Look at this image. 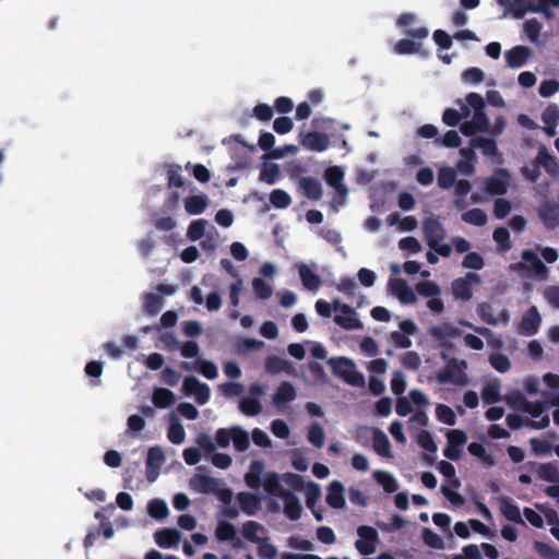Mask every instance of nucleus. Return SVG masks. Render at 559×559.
Listing matches in <instances>:
<instances>
[{"label":"nucleus","instance_id":"obj_1","mask_svg":"<svg viewBox=\"0 0 559 559\" xmlns=\"http://www.w3.org/2000/svg\"><path fill=\"white\" fill-rule=\"evenodd\" d=\"M263 472L264 464L261 461L251 462L245 475L246 485L253 489L262 485L267 495L278 497L283 501V512L289 520H298L302 513V506L298 497L280 486L277 474Z\"/></svg>","mask_w":559,"mask_h":559},{"label":"nucleus","instance_id":"obj_2","mask_svg":"<svg viewBox=\"0 0 559 559\" xmlns=\"http://www.w3.org/2000/svg\"><path fill=\"white\" fill-rule=\"evenodd\" d=\"M460 107L459 112L462 118L472 117L461 124V132L466 136L475 135L479 132L489 131V119L485 114V100L477 93H469L464 99L456 102Z\"/></svg>","mask_w":559,"mask_h":559},{"label":"nucleus","instance_id":"obj_3","mask_svg":"<svg viewBox=\"0 0 559 559\" xmlns=\"http://www.w3.org/2000/svg\"><path fill=\"white\" fill-rule=\"evenodd\" d=\"M316 310L319 316L330 318L333 316L334 322L345 330H358L362 328L358 313L340 299H334L332 302L318 300L316 302Z\"/></svg>","mask_w":559,"mask_h":559},{"label":"nucleus","instance_id":"obj_4","mask_svg":"<svg viewBox=\"0 0 559 559\" xmlns=\"http://www.w3.org/2000/svg\"><path fill=\"white\" fill-rule=\"evenodd\" d=\"M215 440L218 447L227 448L233 443L237 451H246L250 445L249 433L239 426L219 428L215 432Z\"/></svg>","mask_w":559,"mask_h":559},{"label":"nucleus","instance_id":"obj_5","mask_svg":"<svg viewBox=\"0 0 559 559\" xmlns=\"http://www.w3.org/2000/svg\"><path fill=\"white\" fill-rule=\"evenodd\" d=\"M330 366L335 376L343 379L350 385L354 386H364L365 378L362 373L357 371L356 365L348 358L338 357L332 358L329 360Z\"/></svg>","mask_w":559,"mask_h":559},{"label":"nucleus","instance_id":"obj_6","mask_svg":"<svg viewBox=\"0 0 559 559\" xmlns=\"http://www.w3.org/2000/svg\"><path fill=\"white\" fill-rule=\"evenodd\" d=\"M468 364L463 359H451L445 368L438 372L436 378L439 383H452L456 385H465L468 383L466 369Z\"/></svg>","mask_w":559,"mask_h":559},{"label":"nucleus","instance_id":"obj_7","mask_svg":"<svg viewBox=\"0 0 559 559\" xmlns=\"http://www.w3.org/2000/svg\"><path fill=\"white\" fill-rule=\"evenodd\" d=\"M324 179L336 193V197L331 202V206L337 211L340 207L344 206L348 194V190L343 182L344 170L338 166H332L325 170Z\"/></svg>","mask_w":559,"mask_h":559},{"label":"nucleus","instance_id":"obj_8","mask_svg":"<svg viewBox=\"0 0 559 559\" xmlns=\"http://www.w3.org/2000/svg\"><path fill=\"white\" fill-rule=\"evenodd\" d=\"M430 405L428 396L418 389L411 390L406 396L396 400L395 412L400 416H407L417 409H424Z\"/></svg>","mask_w":559,"mask_h":559},{"label":"nucleus","instance_id":"obj_9","mask_svg":"<svg viewBox=\"0 0 559 559\" xmlns=\"http://www.w3.org/2000/svg\"><path fill=\"white\" fill-rule=\"evenodd\" d=\"M430 405L428 396L418 389L411 390L406 396L396 400L395 412L400 416H407L417 409H424Z\"/></svg>","mask_w":559,"mask_h":559},{"label":"nucleus","instance_id":"obj_10","mask_svg":"<svg viewBox=\"0 0 559 559\" xmlns=\"http://www.w3.org/2000/svg\"><path fill=\"white\" fill-rule=\"evenodd\" d=\"M265 394V388L260 383H252L249 388V396L239 401V411L246 416H257L262 411L260 399Z\"/></svg>","mask_w":559,"mask_h":559},{"label":"nucleus","instance_id":"obj_11","mask_svg":"<svg viewBox=\"0 0 559 559\" xmlns=\"http://www.w3.org/2000/svg\"><path fill=\"white\" fill-rule=\"evenodd\" d=\"M182 393L186 396L193 397L194 401L200 405L206 404L211 396L210 386L192 376L186 377L183 379Z\"/></svg>","mask_w":559,"mask_h":559},{"label":"nucleus","instance_id":"obj_12","mask_svg":"<svg viewBox=\"0 0 559 559\" xmlns=\"http://www.w3.org/2000/svg\"><path fill=\"white\" fill-rule=\"evenodd\" d=\"M477 313L480 319L490 325H507L510 321V311L507 308H501L499 311L486 301L477 305Z\"/></svg>","mask_w":559,"mask_h":559},{"label":"nucleus","instance_id":"obj_13","mask_svg":"<svg viewBox=\"0 0 559 559\" xmlns=\"http://www.w3.org/2000/svg\"><path fill=\"white\" fill-rule=\"evenodd\" d=\"M480 282V277L475 273H467L463 277L454 280L451 284V290L455 299L468 301L473 297V286Z\"/></svg>","mask_w":559,"mask_h":559},{"label":"nucleus","instance_id":"obj_14","mask_svg":"<svg viewBox=\"0 0 559 559\" xmlns=\"http://www.w3.org/2000/svg\"><path fill=\"white\" fill-rule=\"evenodd\" d=\"M388 289L401 304L414 305L417 302L415 290L403 278H390L388 281Z\"/></svg>","mask_w":559,"mask_h":559},{"label":"nucleus","instance_id":"obj_15","mask_svg":"<svg viewBox=\"0 0 559 559\" xmlns=\"http://www.w3.org/2000/svg\"><path fill=\"white\" fill-rule=\"evenodd\" d=\"M546 405H547L546 402H539V401H537V402L530 401L528 404H526V407L523 412L526 413L531 418V421L528 424L531 428L545 429L550 425V418L545 413Z\"/></svg>","mask_w":559,"mask_h":559},{"label":"nucleus","instance_id":"obj_16","mask_svg":"<svg viewBox=\"0 0 559 559\" xmlns=\"http://www.w3.org/2000/svg\"><path fill=\"white\" fill-rule=\"evenodd\" d=\"M448 444L443 450L444 456L450 460H459L462 455V447L467 441V436L459 429L448 430L445 433Z\"/></svg>","mask_w":559,"mask_h":559},{"label":"nucleus","instance_id":"obj_17","mask_svg":"<svg viewBox=\"0 0 559 559\" xmlns=\"http://www.w3.org/2000/svg\"><path fill=\"white\" fill-rule=\"evenodd\" d=\"M510 175L506 169H498L491 177L484 180L486 192L490 195L507 193L510 185Z\"/></svg>","mask_w":559,"mask_h":559},{"label":"nucleus","instance_id":"obj_18","mask_svg":"<svg viewBox=\"0 0 559 559\" xmlns=\"http://www.w3.org/2000/svg\"><path fill=\"white\" fill-rule=\"evenodd\" d=\"M414 39L404 38L397 41L394 46L396 53H416L420 50V40L428 36V29L426 27H419L411 33Z\"/></svg>","mask_w":559,"mask_h":559},{"label":"nucleus","instance_id":"obj_19","mask_svg":"<svg viewBox=\"0 0 559 559\" xmlns=\"http://www.w3.org/2000/svg\"><path fill=\"white\" fill-rule=\"evenodd\" d=\"M521 257L525 262L526 270L531 273V275L543 281L548 278L549 269L540 261L535 251L530 249L523 250Z\"/></svg>","mask_w":559,"mask_h":559},{"label":"nucleus","instance_id":"obj_20","mask_svg":"<svg viewBox=\"0 0 559 559\" xmlns=\"http://www.w3.org/2000/svg\"><path fill=\"white\" fill-rule=\"evenodd\" d=\"M358 539L356 540V548L362 555H370L376 551V544L378 533L370 526H360L357 531Z\"/></svg>","mask_w":559,"mask_h":559},{"label":"nucleus","instance_id":"obj_21","mask_svg":"<svg viewBox=\"0 0 559 559\" xmlns=\"http://www.w3.org/2000/svg\"><path fill=\"white\" fill-rule=\"evenodd\" d=\"M164 462V451L159 447L150 448L146 460V477L148 481L153 483L157 479Z\"/></svg>","mask_w":559,"mask_h":559},{"label":"nucleus","instance_id":"obj_22","mask_svg":"<svg viewBox=\"0 0 559 559\" xmlns=\"http://www.w3.org/2000/svg\"><path fill=\"white\" fill-rule=\"evenodd\" d=\"M542 323V316L535 306H532L522 317L519 331L520 333L531 336L538 332Z\"/></svg>","mask_w":559,"mask_h":559},{"label":"nucleus","instance_id":"obj_23","mask_svg":"<svg viewBox=\"0 0 559 559\" xmlns=\"http://www.w3.org/2000/svg\"><path fill=\"white\" fill-rule=\"evenodd\" d=\"M423 229L429 247H436L444 238L445 231L441 223L435 217L424 221Z\"/></svg>","mask_w":559,"mask_h":559},{"label":"nucleus","instance_id":"obj_24","mask_svg":"<svg viewBox=\"0 0 559 559\" xmlns=\"http://www.w3.org/2000/svg\"><path fill=\"white\" fill-rule=\"evenodd\" d=\"M532 53V49L526 46H515L506 51L504 58L508 67L518 69L527 63Z\"/></svg>","mask_w":559,"mask_h":559},{"label":"nucleus","instance_id":"obj_25","mask_svg":"<svg viewBox=\"0 0 559 559\" xmlns=\"http://www.w3.org/2000/svg\"><path fill=\"white\" fill-rule=\"evenodd\" d=\"M190 488L201 493H215L218 491L219 481L204 474H195L190 479Z\"/></svg>","mask_w":559,"mask_h":559},{"label":"nucleus","instance_id":"obj_26","mask_svg":"<svg viewBox=\"0 0 559 559\" xmlns=\"http://www.w3.org/2000/svg\"><path fill=\"white\" fill-rule=\"evenodd\" d=\"M299 138L300 144L310 151L323 152L330 145L329 136L323 133L309 132L300 134Z\"/></svg>","mask_w":559,"mask_h":559},{"label":"nucleus","instance_id":"obj_27","mask_svg":"<svg viewBox=\"0 0 559 559\" xmlns=\"http://www.w3.org/2000/svg\"><path fill=\"white\" fill-rule=\"evenodd\" d=\"M429 334L437 341L447 343L461 334L459 328L452 322H442L433 325L429 330Z\"/></svg>","mask_w":559,"mask_h":559},{"label":"nucleus","instance_id":"obj_28","mask_svg":"<svg viewBox=\"0 0 559 559\" xmlns=\"http://www.w3.org/2000/svg\"><path fill=\"white\" fill-rule=\"evenodd\" d=\"M499 511L508 521L523 525L525 524L522 518L523 511H521L520 507L511 499L501 497L499 499Z\"/></svg>","mask_w":559,"mask_h":559},{"label":"nucleus","instance_id":"obj_29","mask_svg":"<svg viewBox=\"0 0 559 559\" xmlns=\"http://www.w3.org/2000/svg\"><path fill=\"white\" fill-rule=\"evenodd\" d=\"M304 489H305L307 507L311 510V512L317 521H322L323 520L322 512L316 508L317 502L321 498L320 486L313 481H308L305 485Z\"/></svg>","mask_w":559,"mask_h":559},{"label":"nucleus","instance_id":"obj_30","mask_svg":"<svg viewBox=\"0 0 559 559\" xmlns=\"http://www.w3.org/2000/svg\"><path fill=\"white\" fill-rule=\"evenodd\" d=\"M181 538V533L176 528L158 530L154 534L155 543L164 549L177 547Z\"/></svg>","mask_w":559,"mask_h":559},{"label":"nucleus","instance_id":"obj_31","mask_svg":"<svg viewBox=\"0 0 559 559\" xmlns=\"http://www.w3.org/2000/svg\"><path fill=\"white\" fill-rule=\"evenodd\" d=\"M326 503L333 509H343L346 504L345 487L342 483L334 480L328 487Z\"/></svg>","mask_w":559,"mask_h":559},{"label":"nucleus","instance_id":"obj_32","mask_svg":"<svg viewBox=\"0 0 559 559\" xmlns=\"http://www.w3.org/2000/svg\"><path fill=\"white\" fill-rule=\"evenodd\" d=\"M295 269L299 273L302 285L309 290H317L321 286V278L305 263H296Z\"/></svg>","mask_w":559,"mask_h":559},{"label":"nucleus","instance_id":"obj_33","mask_svg":"<svg viewBox=\"0 0 559 559\" xmlns=\"http://www.w3.org/2000/svg\"><path fill=\"white\" fill-rule=\"evenodd\" d=\"M296 397V389L288 382H283L276 389L272 396V402L277 408H284L287 403Z\"/></svg>","mask_w":559,"mask_h":559},{"label":"nucleus","instance_id":"obj_34","mask_svg":"<svg viewBox=\"0 0 559 559\" xmlns=\"http://www.w3.org/2000/svg\"><path fill=\"white\" fill-rule=\"evenodd\" d=\"M372 448L377 454H379L383 457H386V459L393 457L391 443H390L386 435L382 430L377 429V428L372 430Z\"/></svg>","mask_w":559,"mask_h":559},{"label":"nucleus","instance_id":"obj_35","mask_svg":"<svg viewBox=\"0 0 559 559\" xmlns=\"http://www.w3.org/2000/svg\"><path fill=\"white\" fill-rule=\"evenodd\" d=\"M538 214L547 228H555L559 225V206L551 202L540 205Z\"/></svg>","mask_w":559,"mask_h":559},{"label":"nucleus","instance_id":"obj_36","mask_svg":"<svg viewBox=\"0 0 559 559\" xmlns=\"http://www.w3.org/2000/svg\"><path fill=\"white\" fill-rule=\"evenodd\" d=\"M461 158L456 163V169L465 176L475 173L476 155L472 148H462L460 151Z\"/></svg>","mask_w":559,"mask_h":559},{"label":"nucleus","instance_id":"obj_37","mask_svg":"<svg viewBox=\"0 0 559 559\" xmlns=\"http://www.w3.org/2000/svg\"><path fill=\"white\" fill-rule=\"evenodd\" d=\"M210 203L205 194L190 195L183 200L185 210L190 215L202 214Z\"/></svg>","mask_w":559,"mask_h":559},{"label":"nucleus","instance_id":"obj_38","mask_svg":"<svg viewBox=\"0 0 559 559\" xmlns=\"http://www.w3.org/2000/svg\"><path fill=\"white\" fill-rule=\"evenodd\" d=\"M501 381L499 379H490L486 381L481 389V399L487 404L500 401Z\"/></svg>","mask_w":559,"mask_h":559},{"label":"nucleus","instance_id":"obj_39","mask_svg":"<svg viewBox=\"0 0 559 559\" xmlns=\"http://www.w3.org/2000/svg\"><path fill=\"white\" fill-rule=\"evenodd\" d=\"M168 418L170 425L168 427L167 438L174 444H181L186 439L185 428L176 415L170 414Z\"/></svg>","mask_w":559,"mask_h":559},{"label":"nucleus","instance_id":"obj_40","mask_svg":"<svg viewBox=\"0 0 559 559\" xmlns=\"http://www.w3.org/2000/svg\"><path fill=\"white\" fill-rule=\"evenodd\" d=\"M211 227L206 219H194L188 226L187 238L191 241L200 240L209 233Z\"/></svg>","mask_w":559,"mask_h":559},{"label":"nucleus","instance_id":"obj_41","mask_svg":"<svg viewBox=\"0 0 559 559\" xmlns=\"http://www.w3.org/2000/svg\"><path fill=\"white\" fill-rule=\"evenodd\" d=\"M152 402L157 408H167L175 404L176 395L168 389L156 388L152 394Z\"/></svg>","mask_w":559,"mask_h":559},{"label":"nucleus","instance_id":"obj_42","mask_svg":"<svg viewBox=\"0 0 559 559\" xmlns=\"http://www.w3.org/2000/svg\"><path fill=\"white\" fill-rule=\"evenodd\" d=\"M372 477L385 492L392 493L397 490V480L392 473L377 469L373 472Z\"/></svg>","mask_w":559,"mask_h":559},{"label":"nucleus","instance_id":"obj_43","mask_svg":"<svg viewBox=\"0 0 559 559\" xmlns=\"http://www.w3.org/2000/svg\"><path fill=\"white\" fill-rule=\"evenodd\" d=\"M527 12H540V7H536L533 0H512L508 13L519 19Z\"/></svg>","mask_w":559,"mask_h":559},{"label":"nucleus","instance_id":"obj_44","mask_svg":"<svg viewBox=\"0 0 559 559\" xmlns=\"http://www.w3.org/2000/svg\"><path fill=\"white\" fill-rule=\"evenodd\" d=\"M299 188L309 199L319 200L322 197V186L314 178L302 177L299 180Z\"/></svg>","mask_w":559,"mask_h":559},{"label":"nucleus","instance_id":"obj_45","mask_svg":"<svg viewBox=\"0 0 559 559\" xmlns=\"http://www.w3.org/2000/svg\"><path fill=\"white\" fill-rule=\"evenodd\" d=\"M242 535L249 542L258 544L266 536V531L262 525L249 521L242 526Z\"/></svg>","mask_w":559,"mask_h":559},{"label":"nucleus","instance_id":"obj_46","mask_svg":"<svg viewBox=\"0 0 559 559\" xmlns=\"http://www.w3.org/2000/svg\"><path fill=\"white\" fill-rule=\"evenodd\" d=\"M239 506L249 515L254 514L261 508L260 499L250 492H240L237 497Z\"/></svg>","mask_w":559,"mask_h":559},{"label":"nucleus","instance_id":"obj_47","mask_svg":"<svg viewBox=\"0 0 559 559\" xmlns=\"http://www.w3.org/2000/svg\"><path fill=\"white\" fill-rule=\"evenodd\" d=\"M251 286H252L253 294H254L255 298H258V299L266 300L273 295L274 289H273L272 284L262 277H259V276L254 277L251 281Z\"/></svg>","mask_w":559,"mask_h":559},{"label":"nucleus","instance_id":"obj_48","mask_svg":"<svg viewBox=\"0 0 559 559\" xmlns=\"http://www.w3.org/2000/svg\"><path fill=\"white\" fill-rule=\"evenodd\" d=\"M536 159L537 163L540 164L550 176L557 177L559 175L558 163L552 156L548 154L544 146L539 148Z\"/></svg>","mask_w":559,"mask_h":559},{"label":"nucleus","instance_id":"obj_49","mask_svg":"<svg viewBox=\"0 0 559 559\" xmlns=\"http://www.w3.org/2000/svg\"><path fill=\"white\" fill-rule=\"evenodd\" d=\"M265 370L270 373L276 374L281 372L290 373L292 365L284 358L272 356L265 362Z\"/></svg>","mask_w":559,"mask_h":559},{"label":"nucleus","instance_id":"obj_50","mask_svg":"<svg viewBox=\"0 0 559 559\" xmlns=\"http://www.w3.org/2000/svg\"><path fill=\"white\" fill-rule=\"evenodd\" d=\"M416 292L424 298H432L441 295V287L433 281H421L415 285Z\"/></svg>","mask_w":559,"mask_h":559},{"label":"nucleus","instance_id":"obj_51","mask_svg":"<svg viewBox=\"0 0 559 559\" xmlns=\"http://www.w3.org/2000/svg\"><path fill=\"white\" fill-rule=\"evenodd\" d=\"M472 147L480 148L483 154L490 157H498V147L493 140L486 138H475L471 141Z\"/></svg>","mask_w":559,"mask_h":559},{"label":"nucleus","instance_id":"obj_52","mask_svg":"<svg viewBox=\"0 0 559 559\" xmlns=\"http://www.w3.org/2000/svg\"><path fill=\"white\" fill-rule=\"evenodd\" d=\"M195 371L201 373L207 380H215L218 377V369L216 365L204 358H198L195 361Z\"/></svg>","mask_w":559,"mask_h":559},{"label":"nucleus","instance_id":"obj_53","mask_svg":"<svg viewBox=\"0 0 559 559\" xmlns=\"http://www.w3.org/2000/svg\"><path fill=\"white\" fill-rule=\"evenodd\" d=\"M487 214L480 209H472L462 214V221L474 226H484L487 223Z\"/></svg>","mask_w":559,"mask_h":559},{"label":"nucleus","instance_id":"obj_54","mask_svg":"<svg viewBox=\"0 0 559 559\" xmlns=\"http://www.w3.org/2000/svg\"><path fill=\"white\" fill-rule=\"evenodd\" d=\"M489 362L490 366L499 373H506L512 367L511 359L507 355L501 353L491 354L489 356Z\"/></svg>","mask_w":559,"mask_h":559},{"label":"nucleus","instance_id":"obj_55","mask_svg":"<svg viewBox=\"0 0 559 559\" xmlns=\"http://www.w3.org/2000/svg\"><path fill=\"white\" fill-rule=\"evenodd\" d=\"M538 477L550 483H559V471L551 463L540 464L536 468Z\"/></svg>","mask_w":559,"mask_h":559},{"label":"nucleus","instance_id":"obj_56","mask_svg":"<svg viewBox=\"0 0 559 559\" xmlns=\"http://www.w3.org/2000/svg\"><path fill=\"white\" fill-rule=\"evenodd\" d=\"M147 512L152 518L163 520L168 515L169 510L164 500L153 499L147 504Z\"/></svg>","mask_w":559,"mask_h":559},{"label":"nucleus","instance_id":"obj_57","mask_svg":"<svg viewBox=\"0 0 559 559\" xmlns=\"http://www.w3.org/2000/svg\"><path fill=\"white\" fill-rule=\"evenodd\" d=\"M456 178L455 169L450 166H442L438 174V186L442 189L452 187Z\"/></svg>","mask_w":559,"mask_h":559},{"label":"nucleus","instance_id":"obj_58","mask_svg":"<svg viewBox=\"0 0 559 559\" xmlns=\"http://www.w3.org/2000/svg\"><path fill=\"white\" fill-rule=\"evenodd\" d=\"M270 202L274 207L285 209L292 203V198L286 191L276 189L271 192Z\"/></svg>","mask_w":559,"mask_h":559},{"label":"nucleus","instance_id":"obj_59","mask_svg":"<svg viewBox=\"0 0 559 559\" xmlns=\"http://www.w3.org/2000/svg\"><path fill=\"white\" fill-rule=\"evenodd\" d=\"M468 452L472 455L477 456L481 461V463L487 466H491L495 463L492 456L486 452L484 445H481L480 443H471L468 445Z\"/></svg>","mask_w":559,"mask_h":559},{"label":"nucleus","instance_id":"obj_60","mask_svg":"<svg viewBox=\"0 0 559 559\" xmlns=\"http://www.w3.org/2000/svg\"><path fill=\"white\" fill-rule=\"evenodd\" d=\"M436 416L439 421H441L445 425L452 426L456 421V416H455V413L453 412V409L443 404H439L436 407Z\"/></svg>","mask_w":559,"mask_h":559},{"label":"nucleus","instance_id":"obj_61","mask_svg":"<svg viewBox=\"0 0 559 559\" xmlns=\"http://www.w3.org/2000/svg\"><path fill=\"white\" fill-rule=\"evenodd\" d=\"M307 438L310 443H312L317 448H321L324 443L325 438L323 428L319 424L311 425L309 427Z\"/></svg>","mask_w":559,"mask_h":559},{"label":"nucleus","instance_id":"obj_62","mask_svg":"<svg viewBox=\"0 0 559 559\" xmlns=\"http://www.w3.org/2000/svg\"><path fill=\"white\" fill-rule=\"evenodd\" d=\"M406 378L405 374L402 371H393L392 372V379H391V391L393 394L400 396L404 393L406 390Z\"/></svg>","mask_w":559,"mask_h":559},{"label":"nucleus","instance_id":"obj_63","mask_svg":"<svg viewBox=\"0 0 559 559\" xmlns=\"http://www.w3.org/2000/svg\"><path fill=\"white\" fill-rule=\"evenodd\" d=\"M203 238L201 247L204 251L212 252L218 248V231L214 227H211Z\"/></svg>","mask_w":559,"mask_h":559},{"label":"nucleus","instance_id":"obj_64","mask_svg":"<svg viewBox=\"0 0 559 559\" xmlns=\"http://www.w3.org/2000/svg\"><path fill=\"white\" fill-rule=\"evenodd\" d=\"M533 547L535 551L545 559H558L559 557L558 551L546 543L535 540Z\"/></svg>","mask_w":559,"mask_h":559}]
</instances>
